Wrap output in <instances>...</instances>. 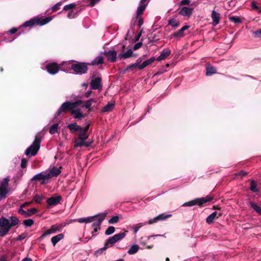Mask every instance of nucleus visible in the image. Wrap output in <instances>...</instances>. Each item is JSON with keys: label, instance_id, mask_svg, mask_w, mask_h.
Wrapping results in <instances>:
<instances>
[{"label": "nucleus", "instance_id": "5", "mask_svg": "<svg viewBox=\"0 0 261 261\" xmlns=\"http://www.w3.org/2000/svg\"><path fill=\"white\" fill-rule=\"evenodd\" d=\"M190 1H180L179 4V7H182L181 8H178V14L183 16L188 17H191L192 15L194 7L193 4L190 6Z\"/></svg>", "mask_w": 261, "mask_h": 261}, {"label": "nucleus", "instance_id": "54", "mask_svg": "<svg viewBox=\"0 0 261 261\" xmlns=\"http://www.w3.org/2000/svg\"><path fill=\"white\" fill-rule=\"evenodd\" d=\"M251 7L253 9L258 10V13L259 14H261V10H260L259 8L256 5V3L255 1H252V3H251Z\"/></svg>", "mask_w": 261, "mask_h": 261}, {"label": "nucleus", "instance_id": "10", "mask_svg": "<svg viewBox=\"0 0 261 261\" xmlns=\"http://www.w3.org/2000/svg\"><path fill=\"white\" fill-rule=\"evenodd\" d=\"M59 65L56 62H52L46 65V69L47 72L50 74H55L59 70Z\"/></svg>", "mask_w": 261, "mask_h": 261}, {"label": "nucleus", "instance_id": "19", "mask_svg": "<svg viewBox=\"0 0 261 261\" xmlns=\"http://www.w3.org/2000/svg\"><path fill=\"white\" fill-rule=\"evenodd\" d=\"M67 127L70 130L71 134L79 132V130L82 129V127L77 125L75 122L68 124Z\"/></svg>", "mask_w": 261, "mask_h": 261}, {"label": "nucleus", "instance_id": "9", "mask_svg": "<svg viewBox=\"0 0 261 261\" xmlns=\"http://www.w3.org/2000/svg\"><path fill=\"white\" fill-rule=\"evenodd\" d=\"M49 179H50L49 174H47V173L43 174L41 172L34 176L31 179V180L39 181L41 185H45L46 184V181H47Z\"/></svg>", "mask_w": 261, "mask_h": 261}, {"label": "nucleus", "instance_id": "52", "mask_svg": "<svg viewBox=\"0 0 261 261\" xmlns=\"http://www.w3.org/2000/svg\"><path fill=\"white\" fill-rule=\"evenodd\" d=\"M114 232V227L111 226L105 231V234L110 235Z\"/></svg>", "mask_w": 261, "mask_h": 261}, {"label": "nucleus", "instance_id": "8", "mask_svg": "<svg viewBox=\"0 0 261 261\" xmlns=\"http://www.w3.org/2000/svg\"><path fill=\"white\" fill-rule=\"evenodd\" d=\"M90 123L88 122L85 127H82V129L79 130L78 137L75 139L79 141L81 140H86L88 138L87 132L89 130Z\"/></svg>", "mask_w": 261, "mask_h": 261}, {"label": "nucleus", "instance_id": "22", "mask_svg": "<svg viewBox=\"0 0 261 261\" xmlns=\"http://www.w3.org/2000/svg\"><path fill=\"white\" fill-rule=\"evenodd\" d=\"M138 69L142 70L143 69L141 68V64L138 65L136 63L128 65L125 68L126 71L130 70L133 73L136 72Z\"/></svg>", "mask_w": 261, "mask_h": 261}, {"label": "nucleus", "instance_id": "28", "mask_svg": "<svg viewBox=\"0 0 261 261\" xmlns=\"http://www.w3.org/2000/svg\"><path fill=\"white\" fill-rule=\"evenodd\" d=\"M64 238L63 233H60L51 238V242L54 246H55L57 243Z\"/></svg>", "mask_w": 261, "mask_h": 261}, {"label": "nucleus", "instance_id": "26", "mask_svg": "<svg viewBox=\"0 0 261 261\" xmlns=\"http://www.w3.org/2000/svg\"><path fill=\"white\" fill-rule=\"evenodd\" d=\"M62 228V225L55 224L53 225L50 228L46 230L48 234L51 233H55L57 231H60Z\"/></svg>", "mask_w": 261, "mask_h": 261}, {"label": "nucleus", "instance_id": "15", "mask_svg": "<svg viewBox=\"0 0 261 261\" xmlns=\"http://www.w3.org/2000/svg\"><path fill=\"white\" fill-rule=\"evenodd\" d=\"M190 28V25H185L182 27L179 30L176 31L171 34V37H182L185 36L184 31Z\"/></svg>", "mask_w": 261, "mask_h": 261}, {"label": "nucleus", "instance_id": "50", "mask_svg": "<svg viewBox=\"0 0 261 261\" xmlns=\"http://www.w3.org/2000/svg\"><path fill=\"white\" fill-rule=\"evenodd\" d=\"M143 225L142 223H138L135 225H134L132 227V228L134 229V233H136L139 230L140 228L143 226Z\"/></svg>", "mask_w": 261, "mask_h": 261}, {"label": "nucleus", "instance_id": "14", "mask_svg": "<svg viewBox=\"0 0 261 261\" xmlns=\"http://www.w3.org/2000/svg\"><path fill=\"white\" fill-rule=\"evenodd\" d=\"M147 5L148 3L147 1H140L136 11V15H137V17L141 16L143 14Z\"/></svg>", "mask_w": 261, "mask_h": 261}, {"label": "nucleus", "instance_id": "57", "mask_svg": "<svg viewBox=\"0 0 261 261\" xmlns=\"http://www.w3.org/2000/svg\"><path fill=\"white\" fill-rule=\"evenodd\" d=\"M17 31H18V29L17 28H13L9 31L5 33L4 34L7 35H8L9 34V33L13 34L16 33L17 32Z\"/></svg>", "mask_w": 261, "mask_h": 261}, {"label": "nucleus", "instance_id": "55", "mask_svg": "<svg viewBox=\"0 0 261 261\" xmlns=\"http://www.w3.org/2000/svg\"><path fill=\"white\" fill-rule=\"evenodd\" d=\"M27 233L24 232V233H22L21 234L18 236L16 239V240L17 241H21V240L24 239L27 237Z\"/></svg>", "mask_w": 261, "mask_h": 261}, {"label": "nucleus", "instance_id": "1", "mask_svg": "<svg viewBox=\"0 0 261 261\" xmlns=\"http://www.w3.org/2000/svg\"><path fill=\"white\" fill-rule=\"evenodd\" d=\"M19 222V219L15 216L10 217V220L2 216L0 218V237H4L8 234L10 229Z\"/></svg>", "mask_w": 261, "mask_h": 261}, {"label": "nucleus", "instance_id": "3", "mask_svg": "<svg viewBox=\"0 0 261 261\" xmlns=\"http://www.w3.org/2000/svg\"><path fill=\"white\" fill-rule=\"evenodd\" d=\"M41 139L42 136L39 133H37L32 144L25 150V154L27 156H35L40 149Z\"/></svg>", "mask_w": 261, "mask_h": 261}, {"label": "nucleus", "instance_id": "48", "mask_svg": "<svg viewBox=\"0 0 261 261\" xmlns=\"http://www.w3.org/2000/svg\"><path fill=\"white\" fill-rule=\"evenodd\" d=\"M76 5L74 3L70 4L69 5H67L64 7L63 10L65 11L67 10H72L73 9L75 8Z\"/></svg>", "mask_w": 261, "mask_h": 261}, {"label": "nucleus", "instance_id": "27", "mask_svg": "<svg viewBox=\"0 0 261 261\" xmlns=\"http://www.w3.org/2000/svg\"><path fill=\"white\" fill-rule=\"evenodd\" d=\"M136 22H137V25L139 28H140L143 25V24L144 23V20H143V18L141 16H139L137 17V15H136L134 22V23H133L132 22H131V27L132 28L134 27L135 25Z\"/></svg>", "mask_w": 261, "mask_h": 261}, {"label": "nucleus", "instance_id": "23", "mask_svg": "<svg viewBox=\"0 0 261 261\" xmlns=\"http://www.w3.org/2000/svg\"><path fill=\"white\" fill-rule=\"evenodd\" d=\"M171 54L170 49H164L161 53V55L157 58V61H161L166 59Z\"/></svg>", "mask_w": 261, "mask_h": 261}, {"label": "nucleus", "instance_id": "36", "mask_svg": "<svg viewBox=\"0 0 261 261\" xmlns=\"http://www.w3.org/2000/svg\"><path fill=\"white\" fill-rule=\"evenodd\" d=\"M168 24L174 28H177L179 26L180 23L175 19L171 18L168 20Z\"/></svg>", "mask_w": 261, "mask_h": 261}, {"label": "nucleus", "instance_id": "40", "mask_svg": "<svg viewBox=\"0 0 261 261\" xmlns=\"http://www.w3.org/2000/svg\"><path fill=\"white\" fill-rule=\"evenodd\" d=\"M114 107V105L113 103H108L107 105L105 106L102 110V112H110L113 110V108Z\"/></svg>", "mask_w": 261, "mask_h": 261}, {"label": "nucleus", "instance_id": "46", "mask_svg": "<svg viewBox=\"0 0 261 261\" xmlns=\"http://www.w3.org/2000/svg\"><path fill=\"white\" fill-rule=\"evenodd\" d=\"M236 1H228L226 5L224 6L226 9H229L230 7H234L236 5Z\"/></svg>", "mask_w": 261, "mask_h": 261}, {"label": "nucleus", "instance_id": "25", "mask_svg": "<svg viewBox=\"0 0 261 261\" xmlns=\"http://www.w3.org/2000/svg\"><path fill=\"white\" fill-rule=\"evenodd\" d=\"M136 54H133V52L132 49H129L127 50L126 52H124L123 53H121L119 55V57L120 59H127L128 58L132 56L133 57H136Z\"/></svg>", "mask_w": 261, "mask_h": 261}, {"label": "nucleus", "instance_id": "62", "mask_svg": "<svg viewBox=\"0 0 261 261\" xmlns=\"http://www.w3.org/2000/svg\"><path fill=\"white\" fill-rule=\"evenodd\" d=\"M142 45V43L141 42H138L136 44H135V45L133 46V48L134 50H136L139 48H140Z\"/></svg>", "mask_w": 261, "mask_h": 261}, {"label": "nucleus", "instance_id": "61", "mask_svg": "<svg viewBox=\"0 0 261 261\" xmlns=\"http://www.w3.org/2000/svg\"><path fill=\"white\" fill-rule=\"evenodd\" d=\"M158 221V219H157V217H154L153 219H150L148 221L146 222V224H152L153 223L157 222Z\"/></svg>", "mask_w": 261, "mask_h": 261}, {"label": "nucleus", "instance_id": "56", "mask_svg": "<svg viewBox=\"0 0 261 261\" xmlns=\"http://www.w3.org/2000/svg\"><path fill=\"white\" fill-rule=\"evenodd\" d=\"M62 5V3L60 2L52 7V12H55L60 9V6Z\"/></svg>", "mask_w": 261, "mask_h": 261}, {"label": "nucleus", "instance_id": "60", "mask_svg": "<svg viewBox=\"0 0 261 261\" xmlns=\"http://www.w3.org/2000/svg\"><path fill=\"white\" fill-rule=\"evenodd\" d=\"M253 36L255 38H258L261 36V29H258L255 32H253Z\"/></svg>", "mask_w": 261, "mask_h": 261}, {"label": "nucleus", "instance_id": "44", "mask_svg": "<svg viewBox=\"0 0 261 261\" xmlns=\"http://www.w3.org/2000/svg\"><path fill=\"white\" fill-rule=\"evenodd\" d=\"M18 213L24 216L25 217L31 216V214H30V213L25 211L23 210V207H21L20 206L18 210Z\"/></svg>", "mask_w": 261, "mask_h": 261}, {"label": "nucleus", "instance_id": "45", "mask_svg": "<svg viewBox=\"0 0 261 261\" xmlns=\"http://www.w3.org/2000/svg\"><path fill=\"white\" fill-rule=\"evenodd\" d=\"M44 197L42 195L36 194L33 198V200L38 203H41V201L44 199Z\"/></svg>", "mask_w": 261, "mask_h": 261}, {"label": "nucleus", "instance_id": "59", "mask_svg": "<svg viewBox=\"0 0 261 261\" xmlns=\"http://www.w3.org/2000/svg\"><path fill=\"white\" fill-rule=\"evenodd\" d=\"M248 172L241 170L240 172L236 173V176H240L242 177L245 176L248 174Z\"/></svg>", "mask_w": 261, "mask_h": 261}, {"label": "nucleus", "instance_id": "33", "mask_svg": "<svg viewBox=\"0 0 261 261\" xmlns=\"http://www.w3.org/2000/svg\"><path fill=\"white\" fill-rule=\"evenodd\" d=\"M217 214L218 213L217 212H214L210 215L206 219V223L208 224H211L213 222L214 219L217 217Z\"/></svg>", "mask_w": 261, "mask_h": 261}, {"label": "nucleus", "instance_id": "38", "mask_svg": "<svg viewBox=\"0 0 261 261\" xmlns=\"http://www.w3.org/2000/svg\"><path fill=\"white\" fill-rule=\"evenodd\" d=\"M9 179L8 177H6L3 179L1 181L0 188L7 189L8 186Z\"/></svg>", "mask_w": 261, "mask_h": 261}, {"label": "nucleus", "instance_id": "30", "mask_svg": "<svg viewBox=\"0 0 261 261\" xmlns=\"http://www.w3.org/2000/svg\"><path fill=\"white\" fill-rule=\"evenodd\" d=\"M114 245V236L109 238L106 242L104 247H106V250L108 248L112 247Z\"/></svg>", "mask_w": 261, "mask_h": 261}, {"label": "nucleus", "instance_id": "31", "mask_svg": "<svg viewBox=\"0 0 261 261\" xmlns=\"http://www.w3.org/2000/svg\"><path fill=\"white\" fill-rule=\"evenodd\" d=\"M105 55L108 58V60L112 62H114V50H110L105 53Z\"/></svg>", "mask_w": 261, "mask_h": 261}, {"label": "nucleus", "instance_id": "17", "mask_svg": "<svg viewBox=\"0 0 261 261\" xmlns=\"http://www.w3.org/2000/svg\"><path fill=\"white\" fill-rule=\"evenodd\" d=\"M86 140H81L80 141L77 140H75L74 142V147H82L83 146H85L86 147H89L91 145L92 143V141H85Z\"/></svg>", "mask_w": 261, "mask_h": 261}, {"label": "nucleus", "instance_id": "29", "mask_svg": "<svg viewBox=\"0 0 261 261\" xmlns=\"http://www.w3.org/2000/svg\"><path fill=\"white\" fill-rule=\"evenodd\" d=\"M128 232V230H123V231L117 232L115 234V243L123 239Z\"/></svg>", "mask_w": 261, "mask_h": 261}, {"label": "nucleus", "instance_id": "32", "mask_svg": "<svg viewBox=\"0 0 261 261\" xmlns=\"http://www.w3.org/2000/svg\"><path fill=\"white\" fill-rule=\"evenodd\" d=\"M139 246L138 245H132L129 249L128 250L127 253L130 255L134 254L136 253L139 249Z\"/></svg>", "mask_w": 261, "mask_h": 261}, {"label": "nucleus", "instance_id": "11", "mask_svg": "<svg viewBox=\"0 0 261 261\" xmlns=\"http://www.w3.org/2000/svg\"><path fill=\"white\" fill-rule=\"evenodd\" d=\"M62 199V197L60 195L57 196H51L48 198L46 200V202L48 206H52L57 205L60 202Z\"/></svg>", "mask_w": 261, "mask_h": 261}, {"label": "nucleus", "instance_id": "47", "mask_svg": "<svg viewBox=\"0 0 261 261\" xmlns=\"http://www.w3.org/2000/svg\"><path fill=\"white\" fill-rule=\"evenodd\" d=\"M8 193V189L0 188V198H5Z\"/></svg>", "mask_w": 261, "mask_h": 261}, {"label": "nucleus", "instance_id": "53", "mask_svg": "<svg viewBox=\"0 0 261 261\" xmlns=\"http://www.w3.org/2000/svg\"><path fill=\"white\" fill-rule=\"evenodd\" d=\"M105 250H106V247H102L101 248H100L95 252L94 255L96 256V257H97L99 255H100L103 252V251H104Z\"/></svg>", "mask_w": 261, "mask_h": 261}, {"label": "nucleus", "instance_id": "12", "mask_svg": "<svg viewBox=\"0 0 261 261\" xmlns=\"http://www.w3.org/2000/svg\"><path fill=\"white\" fill-rule=\"evenodd\" d=\"M101 82V79L99 77L93 79L90 83L91 88L94 90L99 89L102 87Z\"/></svg>", "mask_w": 261, "mask_h": 261}, {"label": "nucleus", "instance_id": "24", "mask_svg": "<svg viewBox=\"0 0 261 261\" xmlns=\"http://www.w3.org/2000/svg\"><path fill=\"white\" fill-rule=\"evenodd\" d=\"M103 62V58L101 56H99L96 57L90 63H88L89 66H95L99 64H101Z\"/></svg>", "mask_w": 261, "mask_h": 261}, {"label": "nucleus", "instance_id": "63", "mask_svg": "<svg viewBox=\"0 0 261 261\" xmlns=\"http://www.w3.org/2000/svg\"><path fill=\"white\" fill-rule=\"evenodd\" d=\"M75 16V13H73L72 10L69 11L68 13V15H67V17L69 18H74Z\"/></svg>", "mask_w": 261, "mask_h": 261}, {"label": "nucleus", "instance_id": "42", "mask_svg": "<svg viewBox=\"0 0 261 261\" xmlns=\"http://www.w3.org/2000/svg\"><path fill=\"white\" fill-rule=\"evenodd\" d=\"M250 189L253 192H257L258 191V189L257 188V184L253 180H252L250 182Z\"/></svg>", "mask_w": 261, "mask_h": 261}, {"label": "nucleus", "instance_id": "35", "mask_svg": "<svg viewBox=\"0 0 261 261\" xmlns=\"http://www.w3.org/2000/svg\"><path fill=\"white\" fill-rule=\"evenodd\" d=\"M59 128V123H56L52 125L49 129V133L51 134H54L58 132V129Z\"/></svg>", "mask_w": 261, "mask_h": 261}, {"label": "nucleus", "instance_id": "4", "mask_svg": "<svg viewBox=\"0 0 261 261\" xmlns=\"http://www.w3.org/2000/svg\"><path fill=\"white\" fill-rule=\"evenodd\" d=\"M68 64H71L70 68L76 73L79 74H85L87 72L89 67L88 63L77 62L71 60Z\"/></svg>", "mask_w": 261, "mask_h": 261}, {"label": "nucleus", "instance_id": "39", "mask_svg": "<svg viewBox=\"0 0 261 261\" xmlns=\"http://www.w3.org/2000/svg\"><path fill=\"white\" fill-rule=\"evenodd\" d=\"M228 18L230 22H234V23L238 24L242 22L241 19L238 16H229Z\"/></svg>", "mask_w": 261, "mask_h": 261}, {"label": "nucleus", "instance_id": "7", "mask_svg": "<svg viewBox=\"0 0 261 261\" xmlns=\"http://www.w3.org/2000/svg\"><path fill=\"white\" fill-rule=\"evenodd\" d=\"M213 199V197L211 196H207L205 197L195 198L191 201L184 203L183 206H192L198 205L199 206H202L204 203L211 201Z\"/></svg>", "mask_w": 261, "mask_h": 261}, {"label": "nucleus", "instance_id": "34", "mask_svg": "<svg viewBox=\"0 0 261 261\" xmlns=\"http://www.w3.org/2000/svg\"><path fill=\"white\" fill-rule=\"evenodd\" d=\"M155 60V57H153L150 58L149 59L144 61L141 64V68H142V69H144L145 67H146L148 65H150L152 62H153Z\"/></svg>", "mask_w": 261, "mask_h": 261}, {"label": "nucleus", "instance_id": "41", "mask_svg": "<svg viewBox=\"0 0 261 261\" xmlns=\"http://www.w3.org/2000/svg\"><path fill=\"white\" fill-rule=\"evenodd\" d=\"M172 216V215L171 214H168L166 215L164 213L161 214L158 216H156L158 221H163L164 220H165L167 218H169Z\"/></svg>", "mask_w": 261, "mask_h": 261}, {"label": "nucleus", "instance_id": "49", "mask_svg": "<svg viewBox=\"0 0 261 261\" xmlns=\"http://www.w3.org/2000/svg\"><path fill=\"white\" fill-rule=\"evenodd\" d=\"M98 216V215L92 216V217H89L87 218H85V223H89L91 222H94L97 218V217Z\"/></svg>", "mask_w": 261, "mask_h": 261}, {"label": "nucleus", "instance_id": "21", "mask_svg": "<svg viewBox=\"0 0 261 261\" xmlns=\"http://www.w3.org/2000/svg\"><path fill=\"white\" fill-rule=\"evenodd\" d=\"M217 70L216 67L208 64L206 66V75L211 76L212 75L217 73Z\"/></svg>", "mask_w": 261, "mask_h": 261}, {"label": "nucleus", "instance_id": "64", "mask_svg": "<svg viewBox=\"0 0 261 261\" xmlns=\"http://www.w3.org/2000/svg\"><path fill=\"white\" fill-rule=\"evenodd\" d=\"M48 235L46 231H45L40 237L38 238V240L41 242L46 236Z\"/></svg>", "mask_w": 261, "mask_h": 261}, {"label": "nucleus", "instance_id": "20", "mask_svg": "<svg viewBox=\"0 0 261 261\" xmlns=\"http://www.w3.org/2000/svg\"><path fill=\"white\" fill-rule=\"evenodd\" d=\"M61 168V167H60L59 168H57V167H53L50 170L49 172L47 173V174H49V179H50V178L52 177L58 176L61 173V171L60 170V168Z\"/></svg>", "mask_w": 261, "mask_h": 261}, {"label": "nucleus", "instance_id": "13", "mask_svg": "<svg viewBox=\"0 0 261 261\" xmlns=\"http://www.w3.org/2000/svg\"><path fill=\"white\" fill-rule=\"evenodd\" d=\"M105 214H99L96 219L94 221V222L92 225V228L93 229L98 228L100 227L102 222L106 217Z\"/></svg>", "mask_w": 261, "mask_h": 261}, {"label": "nucleus", "instance_id": "2", "mask_svg": "<svg viewBox=\"0 0 261 261\" xmlns=\"http://www.w3.org/2000/svg\"><path fill=\"white\" fill-rule=\"evenodd\" d=\"M82 103L83 101L81 100H77L73 102L69 101H65L62 104L57 112L56 113L55 115V118L58 117L62 113H67L69 111L71 112L73 109L77 108Z\"/></svg>", "mask_w": 261, "mask_h": 261}, {"label": "nucleus", "instance_id": "43", "mask_svg": "<svg viewBox=\"0 0 261 261\" xmlns=\"http://www.w3.org/2000/svg\"><path fill=\"white\" fill-rule=\"evenodd\" d=\"M34 223V221L33 219H26L23 221L22 224L25 227H30Z\"/></svg>", "mask_w": 261, "mask_h": 261}, {"label": "nucleus", "instance_id": "51", "mask_svg": "<svg viewBox=\"0 0 261 261\" xmlns=\"http://www.w3.org/2000/svg\"><path fill=\"white\" fill-rule=\"evenodd\" d=\"M92 106V103L89 100H87L85 102V103L82 106V108H86V109H89L88 111V113H89L90 112V107Z\"/></svg>", "mask_w": 261, "mask_h": 261}, {"label": "nucleus", "instance_id": "58", "mask_svg": "<svg viewBox=\"0 0 261 261\" xmlns=\"http://www.w3.org/2000/svg\"><path fill=\"white\" fill-rule=\"evenodd\" d=\"M28 161L25 158H22L21 161V167L22 168H25L27 167Z\"/></svg>", "mask_w": 261, "mask_h": 261}, {"label": "nucleus", "instance_id": "16", "mask_svg": "<svg viewBox=\"0 0 261 261\" xmlns=\"http://www.w3.org/2000/svg\"><path fill=\"white\" fill-rule=\"evenodd\" d=\"M211 17L213 20L212 24L214 26H216L220 23V14L216 12L215 10L212 11Z\"/></svg>", "mask_w": 261, "mask_h": 261}, {"label": "nucleus", "instance_id": "18", "mask_svg": "<svg viewBox=\"0 0 261 261\" xmlns=\"http://www.w3.org/2000/svg\"><path fill=\"white\" fill-rule=\"evenodd\" d=\"M71 115H74L73 117L77 119H82L87 116V114L82 113L80 109L74 110V109L71 112Z\"/></svg>", "mask_w": 261, "mask_h": 261}, {"label": "nucleus", "instance_id": "6", "mask_svg": "<svg viewBox=\"0 0 261 261\" xmlns=\"http://www.w3.org/2000/svg\"><path fill=\"white\" fill-rule=\"evenodd\" d=\"M52 20V17H47L45 18H41L38 17H36L34 18H32L30 20L25 21L22 26L20 27L19 29H20L21 27H31L34 25L35 24H37L40 25H43Z\"/></svg>", "mask_w": 261, "mask_h": 261}, {"label": "nucleus", "instance_id": "37", "mask_svg": "<svg viewBox=\"0 0 261 261\" xmlns=\"http://www.w3.org/2000/svg\"><path fill=\"white\" fill-rule=\"evenodd\" d=\"M250 204L251 207L261 216V208L253 202H250Z\"/></svg>", "mask_w": 261, "mask_h": 261}]
</instances>
